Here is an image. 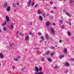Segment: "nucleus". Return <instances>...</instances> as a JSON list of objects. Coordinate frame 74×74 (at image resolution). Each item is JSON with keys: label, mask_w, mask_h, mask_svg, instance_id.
Here are the masks:
<instances>
[{"label": "nucleus", "mask_w": 74, "mask_h": 74, "mask_svg": "<svg viewBox=\"0 0 74 74\" xmlns=\"http://www.w3.org/2000/svg\"><path fill=\"white\" fill-rule=\"evenodd\" d=\"M66 41H67V42H69V40L68 39H66Z\"/></svg>", "instance_id": "nucleus-49"}, {"label": "nucleus", "mask_w": 74, "mask_h": 74, "mask_svg": "<svg viewBox=\"0 0 74 74\" xmlns=\"http://www.w3.org/2000/svg\"><path fill=\"white\" fill-rule=\"evenodd\" d=\"M36 49L39 50V47H36Z\"/></svg>", "instance_id": "nucleus-55"}, {"label": "nucleus", "mask_w": 74, "mask_h": 74, "mask_svg": "<svg viewBox=\"0 0 74 74\" xmlns=\"http://www.w3.org/2000/svg\"><path fill=\"white\" fill-rule=\"evenodd\" d=\"M69 23V25H70V26H71V23Z\"/></svg>", "instance_id": "nucleus-61"}, {"label": "nucleus", "mask_w": 74, "mask_h": 74, "mask_svg": "<svg viewBox=\"0 0 74 74\" xmlns=\"http://www.w3.org/2000/svg\"><path fill=\"white\" fill-rule=\"evenodd\" d=\"M2 32V31L1 30V29H0V33H1Z\"/></svg>", "instance_id": "nucleus-63"}, {"label": "nucleus", "mask_w": 74, "mask_h": 74, "mask_svg": "<svg viewBox=\"0 0 74 74\" xmlns=\"http://www.w3.org/2000/svg\"><path fill=\"white\" fill-rule=\"evenodd\" d=\"M16 4L17 5H18L19 4V3H17Z\"/></svg>", "instance_id": "nucleus-59"}, {"label": "nucleus", "mask_w": 74, "mask_h": 74, "mask_svg": "<svg viewBox=\"0 0 74 74\" xmlns=\"http://www.w3.org/2000/svg\"><path fill=\"white\" fill-rule=\"evenodd\" d=\"M64 52L65 53H66L67 52V50L66 49H65L64 50Z\"/></svg>", "instance_id": "nucleus-15"}, {"label": "nucleus", "mask_w": 74, "mask_h": 74, "mask_svg": "<svg viewBox=\"0 0 74 74\" xmlns=\"http://www.w3.org/2000/svg\"><path fill=\"white\" fill-rule=\"evenodd\" d=\"M71 60L72 62H74V59L73 58H72L71 59Z\"/></svg>", "instance_id": "nucleus-33"}, {"label": "nucleus", "mask_w": 74, "mask_h": 74, "mask_svg": "<svg viewBox=\"0 0 74 74\" xmlns=\"http://www.w3.org/2000/svg\"><path fill=\"white\" fill-rule=\"evenodd\" d=\"M29 36H26L25 37V39L26 41H27L29 40Z\"/></svg>", "instance_id": "nucleus-4"}, {"label": "nucleus", "mask_w": 74, "mask_h": 74, "mask_svg": "<svg viewBox=\"0 0 74 74\" xmlns=\"http://www.w3.org/2000/svg\"><path fill=\"white\" fill-rule=\"evenodd\" d=\"M50 18H51V19H53V16H51L50 17Z\"/></svg>", "instance_id": "nucleus-46"}, {"label": "nucleus", "mask_w": 74, "mask_h": 74, "mask_svg": "<svg viewBox=\"0 0 74 74\" xmlns=\"http://www.w3.org/2000/svg\"><path fill=\"white\" fill-rule=\"evenodd\" d=\"M33 23L32 22H30L29 23V25H32Z\"/></svg>", "instance_id": "nucleus-42"}, {"label": "nucleus", "mask_w": 74, "mask_h": 74, "mask_svg": "<svg viewBox=\"0 0 74 74\" xmlns=\"http://www.w3.org/2000/svg\"><path fill=\"white\" fill-rule=\"evenodd\" d=\"M35 71L36 72H38L39 71V69L38 67H35Z\"/></svg>", "instance_id": "nucleus-8"}, {"label": "nucleus", "mask_w": 74, "mask_h": 74, "mask_svg": "<svg viewBox=\"0 0 74 74\" xmlns=\"http://www.w3.org/2000/svg\"><path fill=\"white\" fill-rule=\"evenodd\" d=\"M47 60L49 62H51L52 61V60L50 58H47Z\"/></svg>", "instance_id": "nucleus-12"}, {"label": "nucleus", "mask_w": 74, "mask_h": 74, "mask_svg": "<svg viewBox=\"0 0 74 74\" xmlns=\"http://www.w3.org/2000/svg\"><path fill=\"white\" fill-rule=\"evenodd\" d=\"M62 22H63V21H62V20H61L60 21L59 23H62Z\"/></svg>", "instance_id": "nucleus-35"}, {"label": "nucleus", "mask_w": 74, "mask_h": 74, "mask_svg": "<svg viewBox=\"0 0 74 74\" xmlns=\"http://www.w3.org/2000/svg\"><path fill=\"white\" fill-rule=\"evenodd\" d=\"M51 49H55V47L54 46H52L51 47Z\"/></svg>", "instance_id": "nucleus-32"}, {"label": "nucleus", "mask_w": 74, "mask_h": 74, "mask_svg": "<svg viewBox=\"0 0 74 74\" xmlns=\"http://www.w3.org/2000/svg\"><path fill=\"white\" fill-rule=\"evenodd\" d=\"M31 3L32 0H29V2H27V5L28 7H30V4H31Z\"/></svg>", "instance_id": "nucleus-2"}, {"label": "nucleus", "mask_w": 74, "mask_h": 74, "mask_svg": "<svg viewBox=\"0 0 74 74\" xmlns=\"http://www.w3.org/2000/svg\"><path fill=\"white\" fill-rule=\"evenodd\" d=\"M12 68H13V69H15V67L14 66H13Z\"/></svg>", "instance_id": "nucleus-64"}, {"label": "nucleus", "mask_w": 74, "mask_h": 74, "mask_svg": "<svg viewBox=\"0 0 74 74\" xmlns=\"http://www.w3.org/2000/svg\"><path fill=\"white\" fill-rule=\"evenodd\" d=\"M50 24V22L49 21H47L46 24V26H48Z\"/></svg>", "instance_id": "nucleus-7"}, {"label": "nucleus", "mask_w": 74, "mask_h": 74, "mask_svg": "<svg viewBox=\"0 0 74 74\" xmlns=\"http://www.w3.org/2000/svg\"><path fill=\"white\" fill-rule=\"evenodd\" d=\"M14 61H17V62L18 61V59L17 58H14Z\"/></svg>", "instance_id": "nucleus-28"}, {"label": "nucleus", "mask_w": 74, "mask_h": 74, "mask_svg": "<svg viewBox=\"0 0 74 74\" xmlns=\"http://www.w3.org/2000/svg\"><path fill=\"white\" fill-rule=\"evenodd\" d=\"M42 62H44V61H45V59L44 58H42Z\"/></svg>", "instance_id": "nucleus-40"}, {"label": "nucleus", "mask_w": 74, "mask_h": 74, "mask_svg": "<svg viewBox=\"0 0 74 74\" xmlns=\"http://www.w3.org/2000/svg\"><path fill=\"white\" fill-rule=\"evenodd\" d=\"M15 45H14L12 44H10V47H14Z\"/></svg>", "instance_id": "nucleus-27"}, {"label": "nucleus", "mask_w": 74, "mask_h": 74, "mask_svg": "<svg viewBox=\"0 0 74 74\" xmlns=\"http://www.w3.org/2000/svg\"><path fill=\"white\" fill-rule=\"evenodd\" d=\"M16 57V58H17V59H20V58H21V57H20V56H17Z\"/></svg>", "instance_id": "nucleus-34"}, {"label": "nucleus", "mask_w": 74, "mask_h": 74, "mask_svg": "<svg viewBox=\"0 0 74 74\" xmlns=\"http://www.w3.org/2000/svg\"><path fill=\"white\" fill-rule=\"evenodd\" d=\"M40 38L41 39V40H42L43 41H44V37H43V36H42L40 37Z\"/></svg>", "instance_id": "nucleus-19"}, {"label": "nucleus", "mask_w": 74, "mask_h": 74, "mask_svg": "<svg viewBox=\"0 0 74 74\" xmlns=\"http://www.w3.org/2000/svg\"><path fill=\"white\" fill-rule=\"evenodd\" d=\"M70 65V64H69L67 62L65 64V66H69Z\"/></svg>", "instance_id": "nucleus-24"}, {"label": "nucleus", "mask_w": 74, "mask_h": 74, "mask_svg": "<svg viewBox=\"0 0 74 74\" xmlns=\"http://www.w3.org/2000/svg\"><path fill=\"white\" fill-rule=\"evenodd\" d=\"M34 2H32L31 3L32 6H34Z\"/></svg>", "instance_id": "nucleus-26"}, {"label": "nucleus", "mask_w": 74, "mask_h": 74, "mask_svg": "<svg viewBox=\"0 0 74 74\" xmlns=\"http://www.w3.org/2000/svg\"><path fill=\"white\" fill-rule=\"evenodd\" d=\"M3 30L5 31L6 30V28L5 27H4L3 28Z\"/></svg>", "instance_id": "nucleus-44"}, {"label": "nucleus", "mask_w": 74, "mask_h": 74, "mask_svg": "<svg viewBox=\"0 0 74 74\" xmlns=\"http://www.w3.org/2000/svg\"><path fill=\"white\" fill-rule=\"evenodd\" d=\"M63 18V16H61V19Z\"/></svg>", "instance_id": "nucleus-60"}, {"label": "nucleus", "mask_w": 74, "mask_h": 74, "mask_svg": "<svg viewBox=\"0 0 74 74\" xmlns=\"http://www.w3.org/2000/svg\"><path fill=\"white\" fill-rule=\"evenodd\" d=\"M50 39L51 41H53V39H52V38H50Z\"/></svg>", "instance_id": "nucleus-39"}, {"label": "nucleus", "mask_w": 74, "mask_h": 74, "mask_svg": "<svg viewBox=\"0 0 74 74\" xmlns=\"http://www.w3.org/2000/svg\"><path fill=\"white\" fill-rule=\"evenodd\" d=\"M65 72L66 74H67L68 73V71H65Z\"/></svg>", "instance_id": "nucleus-43"}, {"label": "nucleus", "mask_w": 74, "mask_h": 74, "mask_svg": "<svg viewBox=\"0 0 74 74\" xmlns=\"http://www.w3.org/2000/svg\"><path fill=\"white\" fill-rule=\"evenodd\" d=\"M29 34V35H32V33L31 32H30Z\"/></svg>", "instance_id": "nucleus-47"}, {"label": "nucleus", "mask_w": 74, "mask_h": 74, "mask_svg": "<svg viewBox=\"0 0 74 74\" xmlns=\"http://www.w3.org/2000/svg\"><path fill=\"white\" fill-rule=\"evenodd\" d=\"M25 68H23L21 69V72H22V71H23V70H25Z\"/></svg>", "instance_id": "nucleus-37"}, {"label": "nucleus", "mask_w": 74, "mask_h": 74, "mask_svg": "<svg viewBox=\"0 0 74 74\" xmlns=\"http://www.w3.org/2000/svg\"><path fill=\"white\" fill-rule=\"evenodd\" d=\"M59 42H60V43H62V41L61 40H60L59 41Z\"/></svg>", "instance_id": "nucleus-51"}, {"label": "nucleus", "mask_w": 74, "mask_h": 74, "mask_svg": "<svg viewBox=\"0 0 74 74\" xmlns=\"http://www.w3.org/2000/svg\"><path fill=\"white\" fill-rule=\"evenodd\" d=\"M37 6H38V4H36L34 6V7L35 8H36V7H37Z\"/></svg>", "instance_id": "nucleus-36"}, {"label": "nucleus", "mask_w": 74, "mask_h": 74, "mask_svg": "<svg viewBox=\"0 0 74 74\" xmlns=\"http://www.w3.org/2000/svg\"><path fill=\"white\" fill-rule=\"evenodd\" d=\"M50 51H47V52L45 53V54H46V55H48V54H49V53H50Z\"/></svg>", "instance_id": "nucleus-11"}, {"label": "nucleus", "mask_w": 74, "mask_h": 74, "mask_svg": "<svg viewBox=\"0 0 74 74\" xmlns=\"http://www.w3.org/2000/svg\"><path fill=\"white\" fill-rule=\"evenodd\" d=\"M65 14L67 15V16H69V17H71V15L68 12H66Z\"/></svg>", "instance_id": "nucleus-10"}, {"label": "nucleus", "mask_w": 74, "mask_h": 74, "mask_svg": "<svg viewBox=\"0 0 74 74\" xmlns=\"http://www.w3.org/2000/svg\"><path fill=\"white\" fill-rule=\"evenodd\" d=\"M13 5L14 8H15V7H16V5H15V3H13Z\"/></svg>", "instance_id": "nucleus-25"}, {"label": "nucleus", "mask_w": 74, "mask_h": 74, "mask_svg": "<svg viewBox=\"0 0 74 74\" xmlns=\"http://www.w3.org/2000/svg\"><path fill=\"white\" fill-rule=\"evenodd\" d=\"M39 74H42V72H40L39 73Z\"/></svg>", "instance_id": "nucleus-62"}, {"label": "nucleus", "mask_w": 74, "mask_h": 74, "mask_svg": "<svg viewBox=\"0 0 74 74\" xmlns=\"http://www.w3.org/2000/svg\"><path fill=\"white\" fill-rule=\"evenodd\" d=\"M40 42H42V40H40Z\"/></svg>", "instance_id": "nucleus-56"}, {"label": "nucleus", "mask_w": 74, "mask_h": 74, "mask_svg": "<svg viewBox=\"0 0 74 74\" xmlns=\"http://www.w3.org/2000/svg\"><path fill=\"white\" fill-rule=\"evenodd\" d=\"M41 70H42V68L41 67L39 68V71L40 72H41Z\"/></svg>", "instance_id": "nucleus-29"}, {"label": "nucleus", "mask_w": 74, "mask_h": 74, "mask_svg": "<svg viewBox=\"0 0 74 74\" xmlns=\"http://www.w3.org/2000/svg\"><path fill=\"white\" fill-rule=\"evenodd\" d=\"M68 23H71V21H70V19H69V21Z\"/></svg>", "instance_id": "nucleus-52"}, {"label": "nucleus", "mask_w": 74, "mask_h": 74, "mask_svg": "<svg viewBox=\"0 0 74 74\" xmlns=\"http://www.w3.org/2000/svg\"><path fill=\"white\" fill-rule=\"evenodd\" d=\"M8 5H7V3H5L3 5V7H7Z\"/></svg>", "instance_id": "nucleus-13"}, {"label": "nucleus", "mask_w": 74, "mask_h": 74, "mask_svg": "<svg viewBox=\"0 0 74 74\" xmlns=\"http://www.w3.org/2000/svg\"><path fill=\"white\" fill-rule=\"evenodd\" d=\"M39 18L40 19V21H42V16H39Z\"/></svg>", "instance_id": "nucleus-14"}, {"label": "nucleus", "mask_w": 74, "mask_h": 74, "mask_svg": "<svg viewBox=\"0 0 74 74\" xmlns=\"http://www.w3.org/2000/svg\"><path fill=\"white\" fill-rule=\"evenodd\" d=\"M58 65H56L53 68L54 69H58Z\"/></svg>", "instance_id": "nucleus-22"}, {"label": "nucleus", "mask_w": 74, "mask_h": 74, "mask_svg": "<svg viewBox=\"0 0 74 74\" xmlns=\"http://www.w3.org/2000/svg\"><path fill=\"white\" fill-rule=\"evenodd\" d=\"M35 74H39V73L36 72L35 73Z\"/></svg>", "instance_id": "nucleus-53"}, {"label": "nucleus", "mask_w": 74, "mask_h": 74, "mask_svg": "<svg viewBox=\"0 0 74 74\" xmlns=\"http://www.w3.org/2000/svg\"><path fill=\"white\" fill-rule=\"evenodd\" d=\"M54 54H53V53H51V54H50V55L51 56H53Z\"/></svg>", "instance_id": "nucleus-30"}, {"label": "nucleus", "mask_w": 74, "mask_h": 74, "mask_svg": "<svg viewBox=\"0 0 74 74\" xmlns=\"http://www.w3.org/2000/svg\"><path fill=\"white\" fill-rule=\"evenodd\" d=\"M64 56L63 55H62L60 56L59 58L60 59H62V58H64Z\"/></svg>", "instance_id": "nucleus-9"}, {"label": "nucleus", "mask_w": 74, "mask_h": 74, "mask_svg": "<svg viewBox=\"0 0 74 74\" xmlns=\"http://www.w3.org/2000/svg\"><path fill=\"white\" fill-rule=\"evenodd\" d=\"M74 2V1L73 0H70L69 1V3L71 4V3H73Z\"/></svg>", "instance_id": "nucleus-23"}, {"label": "nucleus", "mask_w": 74, "mask_h": 74, "mask_svg": "<svg viewBox=\"0 0 74 74\" xmlns=\"http://www.w3.org/2000/svg\"><path fill=\"white\" fill-rule=\"evenodd\" d=\"M54 9H56V7H54Z\"/></svg>", "instance_id": "nucleus-58"}, {"label": "nucleus", "mask_w": 74, "mask_h": 74, "mask_svg": "<svg viewBox=\"0 0 74 74\" xmlns=\"http://www.w3.org/2000/svg\"><path fill=\"white\" fill-rule=\"evenodd\" d=\"M25 52H26L27 51V49H25Z\"/></svg>", "instance_id": "nucleus-57"}, {"label": "nucleus", "mask_w": 74, "mask_h": 74, "mask_svg": "<svg viewBox=\"0 0 74 74\" xmlns=\"http://www.w3.org/2000/svg\"><path fill=\"white\" fill-rule=\"evenodd\" d=\"M0 57L2 59L3 58V56L2 55V54L1 53H0Z\"/></svg>", "instance_id": "nucleus-20"}, {"label": "nucleus", "mask_w": 74, "mask_h": 74, "mask_svg": "<svg viewBox=\"0 0 74 74\" xmlns=\"http://www.w3.org/2000/svg\"><path fill=\"white\" fill-rule=\"evenodd\" d=\"M46 37L47 38H49V37L48 36V34H47L46 35Z\"/></svg>", "instance_id": "nucleus-18"}, {"label": "nucleus", "mask_w": 74, "mask_h": 74, "mask_svg": "<svg viewBox=\"0 0 74 74\" xmlns=\"http://www.w3.org/2000/svg\"><path fill=\"white\" fill-rule=\"evenodd\" d=\"M53 26H55V25H55V23H53Z\"/></svg>", "instance_id": "nucleus-50"}, {"label": "nucleus", "mask_w": 74, "mask_h": 74, "mask_svg": "<svg viewBox=\"0 0 74 74\" xmlns=\"http://www.w3.org/2000/svg\"><path fill=\"white\" fill-rule=\"evenodd\" d=\"M19 34L20 36H21L22 37L24 36V34H23L22 33H20Z\"/></svg>", "instance_id": "nucleus-17"}, {"label": "nucleus", "mask_w": 74, "mask_h": 74, "mask_svg": "<svg viewBox=\"0 0 74 74\" xmlns=\"http://www.w3.org/2000/svg\"><path fill=\"white\" fill-rule=\"evenodd\" d=\"M14 23H12L11 24V25L10 26V29H14Z\"/></svg>", "instance_id": "nucleus-3"}, {"label": "nucleus", "mask_w": 74, "mask_h": 74, "mask_svg": "<svg viewBox=\"0 0 74 74\" xmlns=\"http://www.w3.org/2000/svg\"><path fill=\"white\" fill-rule=\"evenodd\" d=\"M50 3L51 4H53V2L52 1H50Z\"/></svg>", "instance_id": "nucleus-45"}, {"label": "nucleus", "mask_w": 74, "mask_h": 74, "mask_svg": "<svg viewBox=\"0 0 74 74\" xmlns=\"http://www.w3.org/2000/svg\"><path fill=\"white\" fill-rule=\"evenodd\" d=\"M18 33H19V32L17 31V33L16 34L17 37H18Z\"/></svg>", "instance_id": "nucleus-41"}, {"label": "nucleus", "mask_w": 74, "mask_h": 74, "mask_svg": "<svg viewBox=\"0 0 74 74\" xmlns=\"http://www.w3.org/2000/svg\"><path fill=\"white\" fill-rule=\"evenodd\" d=\"M6 19L7 22H8V21H10V18H9V17H8V16H6Z\"/></svg>", "instance_id": "nucleus-6"}, {"label": "nucleus", "mask_w": 74, "mask_h": 74, "mask_svg": "<svg viewBox=\"0 0 74 74\" xmlns=\"http://www.w3.org/2000/svg\"><path fill=\"white\" fill-rule=\"evenodd\" d=\"M38 14H41V11H40V10H38Z\"/></svg>", "instance_id": "nucleus-31"}, {"label": "nucleus", "mask_w": 74, "mask_h": 74, "mask_svg": "<svg viewBox=\"0 0 74 74\" xmlns=\"http://www.w3.org/2000/svg\"><path fill=\"white\" fill-rule=\"evenodd\" d=\"M6 25V22H5L3 23L2 24V26H5Z\"/></svg>", "instance_id": "nucleus-21"}, {"label": "nucleus", "mask_w": 74, "mask_h": 74, "mask_svg": "<svg viewBox=\"0 0 74 74\" xmlns=\"http://www.w3.org/2000/svg\"><path fill=\"white\" fill-rule=\"evenodd\" d=\"M11 10V8L10 6H8L6 9V10L7 11H10Z\"/></svg>", "instance_id": "nucleus-5"}, {"label": "nucleus", "mask_w": 74, "mask_h": 74, "mask_svg": "<svg viewBox=\"0 0 74 74\" xmlns=\"http://www.w3.org/2000/svg\"><path fill=\"white\" fill-rule=\"evenodd\" d=\"M61 28L62 29H64V27L63 26H61Z\"/></svg>", "instance_id": "nucleus-38"}, {"label": "nucleus", "mask_w": 74, "mask_h": 74, "mask_svg": "<svg viewBox=\"0 0 74 74\" xmlns=\"http://www.w3.org/2000/svg\"><path fill=\"white\" fill-rule=\"evenodd\" d=\"M38 35H39V36H41V33H38Z\"/></svg>", "instance_id": "nucleus-48"}, {"label": "nucleus", "mask_w": 74, "mask_h": 74, "mask_svg": "<svg viewBox=\"0 0 74 74\" xmlns=\"http://www.w3.org/2000/svg\"><path fill=\"white\" fill-rule=\"evenodd\" d=\"M67 34L68 35V36H70L71 35V33H70V32H67Z\"/></svg>", "instance_id": "nucleus-16"}, {"label": "nucleus", "mask_w": 74, "mask_h": 74, "mask_svg": "<svg viewBox=\"0 0 74 74\" xmlns=\"http://www.w3.org/2000/svg\"><path fill=\"white\" fill-rule=\"evenodd\" d=\"M43 56H45V55H46V54H45V53L43 54Z\"/></svg>", "instance_id": "nucleus-54"}, {"label": "nucleus", "mask_w": 74, "mask_h": 74, "mask_svg": "<svg viewBox=\"0 0 74 74\" xmlns=\"http://www.w3.org/2000/svg\"><path fill=\"white\" fill-rule=\"evenodd\" d=\"M51 28H50L51 30V33H52V34H53V35H54V34L55 33V31H54V29H53V28H52V27H51Z\"/></svg>", "instance_id": "nucleus-1"}]
</instances>
